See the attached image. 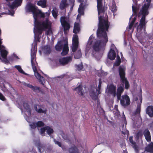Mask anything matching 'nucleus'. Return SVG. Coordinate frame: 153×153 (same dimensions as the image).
<instances>
[{
  "instance_id": "cd10ccee",
  "label": "nucleus",
  "mask_w": 153,
  "mask_h": 153,
  "mask_svg": "<svg viewBox=\"0 0 153 153\" xmlns=\"http://www.w3.org/2000/svg\"><path fill=\"white\" fill-rule=\"evenodd\" d=\"M90 95L92 100H96L98 98V95L94 91L90 92Z\"/></svg>"
},
{
  "instance_id": "bf43d9fd",
  "label": "nucleus",
  "mask_w": 153,
  "mask_h": 153,
  "mask_svg": "<svg viewBox=\"0 0 153 153\" xmlns=\"http://www.w3.org/2000/svg\"><path fill=\"white\" fill-rule=\"evenodd\" d=\"M120 64L119 62H116V63H114V65L116 66H118L120 65Z\"/></svg>"
},
{
  "instance_id": "20e7f679",
  "label": "nucleus",
  "mask_w": 153,
  "mask_h": 153,
  "mask_svg": "<svg viewBox=\"0 0 153 153\" xmlns=\"http://www.w3.org/2000/svg\"><path fill=\"white\" fill-rule=\"evenodd\" d=\"M120 103L123 107H126L130 104V101L129 96L127 94L122 95L120 97Z\"/></svg>"
},
{
  "instance_id": "338daca9",
  "label": "nucleus",
  "mask_w": 153,
  "mask_h": 153,
  "mask_svg": "<svg viewBox=\"0 0 153 153\" xmlns=\"http://www.w3.org/2000/svg\"><path fill=\"white\" fill-rule=\"evenodd\" d=\"M124 131H122V134H124V135H125L126 134V132H125V130H124Z\"/></svg>"
},
{
  "instance_id": "4be33fe9",
  "label": "nucleus",
  "mask_w": 153,
  "mask_h": 153,
  "mask_svg": "<svg viewBox=\"0 0 153 153\" xmlns=\"http://www.w3.org/2000/svg\"><path fill=\"white\" fill-rule=\"evenodd\" d=\"M67 5V0H62L59 6V7L61 10H63L65 9Z\"/></svg>"
},
{
  "instance_id": "f8f14e48",
  "label": "nucleus",
  "mask_w": 153,
  "mask_h": 153,
  "mask_svg": "<svg viewBox=\"0 0 153 153\" xmlns=\"http://www.w3.org/2000/svg\"><path fill=\"white\" fill-rule=\"evenodd\" d=\"M97 8L99 15L100 13H104L105 12L104 7H103L102 0H97Z\"/></svg>"
},
{
  "instance_id": "f704fd0d",
  "label": "nucleus",
  "mask_w": 153,
  "mask_h": 153,
  "mask_svg": "<svg viewBox=\"0 0 153 153\" xmlns=\"http://www.w3.org/2000/svg\"><path fill=\"white\" fill-rule=\"evenodd\" d=\"M141 111V107L140 105H137V108L134 113V115L139 114L140 115V112Z\"/></svg>"
},
{
  "instance_id": "0eeeda50",
  "label": "nucleus",
  "mask_w": 153,
  "mask_h": 153,
  "mask_svg": "<svg viewBox=\"0 0 153 153\" xmlns=\"http://www.w3.org/2000/svg\"><path fill=\"white\" fill-rule=\"evenodd\" d=\"M72 60V58L71 56H67L59 59V62L61 65L64 66L68 64Z\"/></svg>"
},
{
  "instance_id": "ea45409f",
  "label": "nucleus",
  "mask_w": 153,
  "mask_h": 153,
  "mask_svg": "<svg viewBox=\"0 0 153 153\" xmlns=\"http://www.w3.org/2000/svg\"><path fill=\"white\" fill-rule=\"evenodd\" d=\"M15 68H16L18 71L20 73L23 74L25 73L24 71L21 68V67L19 65H16L15 66Z\"/></svg>"
},
{
  "instance_id": "603ef678",
  "label": "nucleus",
  "mask_w": 153,
  "mask_h": 153,
  "mask_svg": "<svg viewBox=\"0 0 153 153\" xmlns=\"http://www.w3.org/2000/svg\"><path fill=\"white\" fill-rule=\"evenodd\" d=\"M102 84L101 79H99V84L97 88V89H101V87Z\"/></svg>"
},
{
  "instance_id": "a878e982",
  "label": "nucleus",
  "mask_w": 153,
  "mask_h": 153,
  "mask_svg": "<svg viewBox=\"0 0 153 153\" xmlns=\"http://www.w3.org/2000/svg\"><path fill=\"white\" fill-rule=\"evenodd\" d=\"M23 106L24 108L25 109L26 111L28 112V114L30 115L31 114V109L30 106L26 102H23Z\"/></svg>"
},
{
  "instance_id": "f3484780",
  "label": "nucleus",
  "mask_w": 153,
  "mask_h": 153,
  "mask_svg": "<svg viewBox=\"0 0 153 153\" xmlns=\"http://www.w3.org/2000/svg\"><path fill=\"white\" fill-rule=\"evenodd\" d=\"M36 146L37 147L39 152L40 153L43 152L46 147V145L45 144H42L40 142H39L36 144Z\"/></svg>"
},
{
  "instance_id": "de8ad7c7",
  "label": "nucleus",
  "mask_w": 153,
  "mask_h": 153,
  "mask_svg": "<svg viewBox=\"0 0 153 153\" xmlns=\"http://www.w3.org/2000/svg\"><path fill=\"white\" fill-rule=\"evenodd\" d=\"M150 4L147 3V5L144 4L142 7V9L147 10Z\"/></svg>"
},
{
  "instance_id": "4d7b16f0",
  "label": "nucleus",
  "mask_w": 153,
  "mask_h": 153,
  "mask_svg": "<svg viewBox=\"0 0 153 153\" xmlns=\"http://www.w3.org/2000/svg\"><path fill=\"white\" fill-rule=\"evenodd\" d=\"M38 105L37 104H35L34 105V109L37 112V110L38 109V108H37V106Z\"/></svg>"
},
{
  "instance_id": "0e129e2a",
  "label": "nucleus",
  "mask_w": 153,
  "mask_h": 153,
  "mask_svg": "<svg viewBox=\"0 0 153 153\" xmlns=\"http://www.w3.org/2000/svg\"><path fill=\"white\" fill-rule=\"evenodd\" d=\"M50 13V12L48 13V12H47L45 13V14L46 15V16H47L48 17L49 16Z\"/></svg>"
},
{
  "instance_id": "c756f323",
  "label": "nucleus",
  "mask_w": 153,
  "mask_h": 153,
  "mask_svg": "<svg viewBox=\"0 0 153 153\" xmlns=\"http://www.w3.org/2000/svg\"><path fill=\"white\" fill-rule=\"evenodd\" d=\"M1 56L4 59L7 58V56L8 54V52L5 50L2 49L0 51Z\"/></svg>"
},
{
  "instance_id": "e433bc0d",
  "label": "nucleus",
  "mask_w": 153,
  "mask_h": 153,
  "mask_svg": "<svg viewBox=\"0 0 153 153\" xmlns=\"http://www.w3.org/2000/svg\"><path fill=\"white\" fill-rule=\"evenodd\" d=\"M78 38L77 35H75L74 36L73 39V44H78Z\"/></svg>"
},
{
  "instance_id": "774afa93",
  "label": "nucleus",
  "mask_w": 153,
  "mask_h": 153,
  "mask_svg": "<svg viewBox=\"0 0 153 153\" xmlns=\"http://www.w3.org/2000/svg\"><path fill=\"white\" fill-rule=\"evenodd\" d=\"M146 1L148 2V3L150 4L151 2V0H146Z\"/></svg>"
},
{
  "instance_id": "680f3d73",
  "label": "nucleus",
  "mask_w": 153,
  "mask_h": 153,
  "mask_svg": "<svg viewBox=\"0 0 153 153\" xmlns=\"http://www.w3.org/2000/svg\"><path fill=\"white\" fill-rule=\"evenodd\" d=\"M117 58H118V59L117 61V62H119V63H120L121 59H120V56H117Z\"/></svg>"
},
{
  "instance_id": "f03ea898",
  "label": "nucleus",
  "mask_w": 153,
  "mask_h": 153,
  "mask_svg": "<svg viewBox=\"0 0 153 153\" xmlns=\"http://www.w3.org/2000/svg\"><path fill=\"white\" fill-rule=\"evenodd\" d=\"M33 17L34 19V23L35 25L39 29V32L41 31V29L39 27L40 25V22L38 20V18H43L45 16V13H42V11L38 8L37 10L33 13Z\"/></svg>"
},
{
  "instance_id": "6e6d98bb",
  "label": "nucleus",
  "mask_w": 153,
  "mask_h": 153,
  "mask_svg": "<svg viewBox=\"0 0 153 153\" xmlns=\"http://www.w3.org/2000/svg\"><path fill=\"white\" fill-rule=\"evenodd\" d=\"M62 149V150L64 151H66L67 149L65 146L64 145H62L61 147H60Z\"/></svg>"
},
{
  "instance_id": "8fccbe9b",
  "label": "nucleus",
  "mask_w": 153,
  "mask_h": 153,
  "mask_svg": "<svg viewBox=\"0 0 153 153\" xmlns=\"http://www.w3.org/2000/svg\"><path fill=\"white\" fill-rule=\"evenodd\" d=\"M54 142L55 144L58 145L59 147L62 146V145L61 142L56 140L55 139H54Z\"/></svg>"
},
{
  "instance_id": "37998d69",
  "label": "nucleus",
  "mask_w": 153,
  "mask_h": 153,
  "mask_svg": "<svg viewBox=\"0 0 153 153\" xmlns=\"http://www.w3.org/2000/svg\"><path fill=\"white\" fill-rule=\"evenodd\" d=\"M133 148L134 149L136 153H139V148L138 146L136 144L133 146H132Z\"/></svg>"
},
{
  "instance_id": "b1692460",
  "label": "nucleus",
  "mask_w": 153,
  "mask_h": 153,
  "mask_svg": "<svg viewBox=\"0 0 153 153\" xmlns=\"http://www.w3.org/2000/svg\"><path fill=\"white\" fill-rule=\"evenodd\" d=\"M68 45L67 43L65 44H64L62 51L61 53V55H66L68 52Z\"/></svg>"
},
{
  "instance_id": "5701e85b",
  "label": "nucleus",
  "mask_w": 153,
  "mask_h": 153,
  "mask_svg": "<svg viewBox=\"0 0 153 153\" xmlns=\"http://www.w3.org/2000/svg\"><path fill=\"white\" fill-rule=\"evenodd\" d=\"M37 3V4L44 8L46 7L47 0H39Z\"/></svg>"
},
{
  "instance_id": "ddd939ff",
  "label": "nucleus",
  "mask_w": 153,
  "mask_h": 153,
  "mask_svg": "<svg viewBox=\"0 0 153 153\" xmlns=\"http://www.w3.org/2000/svg\"><path fill=\"white\" fill-rule=\"evenodd\" d=\"M23 85L31 88L33 91L36 92L38 91L39 92L41 91V88L37 86H33L30 84H27L26 82L23 83Z\"/></svg>"
},
{
  "instance_id": "4468645a",
  "label": "nucleus",
  "mask_w": 153,
  "mask_h": 153,
  "mask_svg": "<svg viewBox=\"0 0 153 153\" xmlns=\"http://www.w3.org/2000/svg\"><path fill=\"white\" fill-rule=\"evenodd\" d=\"M143 134L147 141L150 142L151 141V136L150 133L148 129L146 128L145 129L143 132Z\"/></svg>"
},
{
  "instance_id": "a211bd4d",
  "label": "nucleus",
  "mask_w": 153,
  "mask_h": 153,
  "mask_svg": "<svg viewBox=\"0 0 153 153\" xmlns=\"http://www.w3.org/2000/svg\"><path fill=\"white\" fill-rule=\"evenodd\" d=\"M116 56V53L115 51L111 49L108 53V58L111 60H113L115 59Z\"/></svg>"
},
{
  "instance_id": "a19ab883",
  "label": "nucleus",
  "mask_w": 153,
  "mask_h": 153,
  "mask_svg": "<svg viewBox=\"0 0 153 153\" xmlns=\"http://www.w3.org/2000/svg\"><path fill=\"white\" fill-rule=\"evenodd\" d=\"M30 126L33 129H35L37 127L36 123L35 122H32L30 124Z\"/></svg>"
},
{
  "instance_id": "2f4dec72",
  "label": "nucleus",
  "mask_w": 153,
  "mask_h": 153,
  "mask_svg": "<svg viewBox=\"0 0 153 153\" xmlns=\"http://www.w3.org/2000/svg\"><path fill=\"white\" fill-rule=\"evenodd\" d=\"M31 62L32 66V68H33V70L34 73H36V72L37 71V68H36V66L35 65V63H34V62H33V61L34 58H33L32 56V55H31Z\"/></svg>"
},
{
  "instance_id": "a18cd8bd",
  "label": "nucleus",
  "mask_w": 153,
  "mask_h": 153,
  "mask_svg": "<svg viewBox=\"0 0 153 153\" xmlns=\"http://www.w3.org/2000/svg\"><path fill=\"white\" fill-rule=\"evenodd\" d=\"M132 9L133 13L135 15H137V8L136 7L133 5L132 6Z\"/></svg>"
},
{
  "instance_id": "4c0bfd02",
  "label": "nucleus",
  "mask_w": 153,
  "mask_h": 153,
  "mask_svg": "<svg viewBox=\"0 0 153 153\" xmlns=\"http://www.w3.org/2000/svg\"><path fill=\"white\" fill-rule=\"evenodd\" d=\"M75 67L76 70L79 71L83 68V66L82 64L76 65Z\"/></svg>"
},
{
  "instance_id": "7c9ffc66",
  "label": "nucleus",
  "mask_w": 153,
  "mask_h": 153,
  "mask_svg": "<svg viewBox=\"0 0 153 153\" xmlns=\"http://www.w3.org/2000/svg\"><path fill=\"white\" fill-rule=\"evenodd\" d=\"M82 88L81 85H79L77 87L75 88L74 90L77 91V93L80 95L82 96L83 95L82 92Z\"/></svg>"
},
{
  "instance_id": "052dcab7",
  "label": "nucleus",
  "mask_w": 153,
  "mask_h": 153,
  "mask_svg": "<svg viewBox=\"0 0 153 153\" xmlns=\"http://www.w3.org/2000/svg\"><path fill=\"white\" fill-rule=\"evenodd\" d=\"M133 25L134 24L131 23L129 25V29L130 30L131 29Z\"/></svg>"
},
{
  "instance_id": "c85d7f7f",
  "label": "nucleus",
  "mask_w": 153,
  "mask_h": 153,
  "mask_svg": "<svg viewBox=\"0 0 153 153\" xmlns=\"http://www.w3.org/2000/svg\"><path fill=\"white\" fill-rule=\"evenodd\" d=\"M120 81L122 83L124 84L125 88L126 89H128L130 87V84L127 79L126 78Z\"/></svg>"
},
{
  "instance_id": "09e8293b",
  "label": "nucleus",
  "mask_w": 153,
  "mask_h": 153,
  "mask_svg": "<svg viewBox=\"0 0 153 153\" xmlns=\"http://www.w3.org/2000/svg\"><path fill=\"white\" fill-rule=\"evenodd\" d=\"M47 111L46 110H43L42 109L40 108L38 109L37 112L39 113H43L46 114Z\"/></svg>"
},
{
  "instance_id": "3c124183",
  "label": "nucleus",
  "mask_w": 153,
  "mask_h": 153,
  "mask_svg": "<svg viewBox=\"0 0 153 153\" xmlns=\"http://www.w3.org/2000/svg\"><path fill=\"white\" fill-rule=\"evenodd\" d=\"M0 100H1L4 101L6 100V99L4 95L0 92Z\"/></svg>"
},
{
  "instance_id": "72a5a7b5",
  "label": "nucleus",
  "mask_w": 153,
  "mask_h": 153,
  "mask_svg": "<svg viewBox=\"0 0 153 153\" xmlns=\"http://www.w3.org/2000/svg\"><path fill=\"white\" fill-rule=\"evenodd\" d=\"M82 56V53L80 50L78 51L76 53H75L74 58L76 59H79Z\"/></svg>"
},
{
  "instance_id": "58836bf2",
  "label": "nucleus",
  "mask_w": 153,
  "mask_h": 153,
  "mask_svg": "<svg viewBox=\"0 0 153 153\" xmlns=\"http://www.w3.org/2000/svg\"><path fill=\"white\" fill-rule=\"evenodd\" d=\"M78 44H73L72 48V51L73 52H75L78 48Z\"/></svg>"
},
{
  "instance_id": "1a4fd4ad",
  "label": "nucleus",
  "mask_w": 153,
  "mask_h": 153,
  "mask_svg": "<svg viewBox=\"0 0 153 153\" xmlns=\"http://www.w3.org/2000/svg\"><path fill=\"white\" fill-rule=\"evenodd\" d=\"M118 72L120 80L126 78V77L125 69L123 66H120L118 68Z\"/></svg>"
},
{
  "instance_id": "393cba45",
  "label": "nucleus",
  "mask_w": 153,
  "mask_h": 153,
  "mask_svg": "<svg viewBox=\"0 0 153 153\" xmlns=\"http://www.w3.org/2000/svg\"><path fill=\"white\" fill-rule=\"evenodd\" d=\"M80 30L79 24L78 22H75L74 25L73 32L75 33H77Z\"/></svg>"
},
{
  "instance_id": "79ce46f5",
  "label": "nucleus",
  "mask_w": 153,
  "mask_h": 153,
  "mask_svg": "<svg viewBox=\"0 0 153 153\" xmlns=\"http://www.w3.org/2000/svg\"><path fill=\"white\" fill-rule=\"evenodd\" d=\"M36 123L37 127H43L45 125L44 123L42 121H38Z\"/></svg>"
},
{
  "instance_id": "e2e57ef3",
  "label": "nucleus",
  "mask_w": 153,
  "mask_h": 153,
  "mask_svg": "<svg viewBox=\"0 0 153 153\" xmlns=\"http://www.w3.org/2000/svg\"><path fill=\"white\" fill-rule=\"evenodd\" d=\"M45 22H47L48 23H51L49 21L48 18H46L45 19Z\"/></svg>"
},
{
  "instance_id": "dca6fc26",
  "label": "nucleus",
  "mask_w": 153,
  "mask_h": 153,
  "mask_svg": "<svg viewBox=\"0 0 153 153\" xmlns=\"http://www.w3.org/2000/svg\"><path fill=\"white\" fill-rule=\"evenodd\" d=\"M146 114L150 117H153V106H148L146 108Z\"/></svg>"
},
{
  "instance_id": "39448f33",
  "label": "nucleus",
  "mask_w": 153,
  "mask_h": 153,
  "mask_svg": "<svg viewBox=\"0 0 153 153\" xmlns=\"http://www.w3.org/2000/svg\"><path fill=\"white\" fill-rule=\"evenodd\" d=\"M35 26L36 28V32L39 34H41L42 33L44 29H47L51 27V23L45 22L44 21L42 23L40 22V25L39 27L41 29L42 31L41 32H39V29L37 27L36 25H35Z\"/></svg>"
},
{
  "instance_id": "c9c22d12",
  "label": "nucleus",
  "mask_w": 153,
  "mask_h": 153,
  "mask_svg": "<svg viewBox=\"0 0 153 153\" xmlns=\"http://www.w3.org/2000/svg\"><path fill=\"white\" fill-rule=\"evenodd\" d=\"M46 127V130H47L46 132L49 135H50L53 133V129L48 126Z\"/></svg>"
},
{
  "instance_id": "412c9836",
  "label": "nucleus",
  "mask_w": 153,
  "mask_h": 153,
  "mask_svg": "<svg viewBox=\"0 0 153 153\" xmlns=\"http://www.w3.org/2000/svg\"><path fill=\"white\" fill-rule=\"evenodd\" d=\"M69 153H79L78 148L75 145L71 146L68 149Z\"/></svg>"
},
{
  "instance_id": "9b49d317",
  "label": "nucleus",
  "mask_w": 153,
  "mask_h": 153,
  "mask_svg": "<svg viewBox=\"0 0 153 153\" xmlns=\"http://www.w3.org/2000/svg\"><path fill=\"white\" fill-rule=\"evenodd\" d=\"M23 0H15L12 4H10L9 3L8 6L11 9H13L15 7H17L21 6Z\"/></svg>"
},
{
  "instance_id": "2eb2a0df",
  "label": "nucleus",
  "mask_w": 153,
  "mask_h": 153,
  "mask_svg": "<svg viewBox=\"0 0 153 153\" xmlns=\"http://www.w3.org/2000/svg\"><path fill=\"white\" fill-rule=\"evenodd\" d=\"M146 17L145 15H142L140 21L139 26L140 29H142L143 27L144 29L146 27Z\"/></svg>"
},
{
  "instance_id": "c03bdc74",
  "label": "nucleus",
  "mask_w": 153,
  "mask_h": 153,
  "mask_svg": "<svg viewBox=\"0 0 153 153\" xmlns=\"http://www.w3.org/2000/svg\"><path fill=\"white\" fill-rule=\"evenodd\" d=\"M62 48V47L61 45H56L55 47L56 50L59 51H60L61 50Z\"/></svg>"
},
{
  "instance_id": "9d476101",
  "label": "nucleus",
  "mask_w": 153,
  "mask_h": 153,
  "mask_svg": "<svg viewBox=\"0 0 153 153\" xmlns=\"http://www.w3.org/2000/svg\"><path fill=\"white\" fill-rule=\"evenodd\" d=\"M124 90V85L122 84V86H120L118 87L116 93V95L117 98V100L119 101L120 99V97L122 94Z\"/></svg>"
},
{
  "instance_id": "6ab92c4d",
  "label": "nucleus",
  "mask_w": 153,
  "mask_h": 153,
  "mask_svg": "<svg viewBox=\"0 0 153 153\" xmlns=\"http://www.w3.org/2000/svg\"><path fill=\"white\" fill-rule=\"evenodd\" d=\"M146 152L150 153H153V142H151L149 143L145 148Z\"/></svg>"
},
{
  "instance_id": "473e14b6",
  "label": "nucleus",
  "mask_w": 153,
  "mask_h": 153,
  "mask_svg": "<svg viewBox=\"0 0 153 153\" xmlns=\"http://www.w3.org/2000/svg\"><path fill=\"white\" fill-rule=\"evenodd\" d=\"M51 13L53 17L55 19H56L58 13V11L57 9L56 8H54L52 10Z\"/></svg>"
},
{
  "instance_id": "49530a36",
  "label": "nucleus",
  "mask_w": 153,
  "mask_h": 153,
  "mask_svg": "<svg viewBox=\"0 0 153 153\" xmlns=\"http://www.w3.org/2000/svg\"><path fill=\"white\" fill-rule=\"evenodd\" d=\"M129 140L130 142L132 144V146H133L136 144V143L133 140V137H129Z\"/></svg>"
},
{
  "instance_id": "13d9d810",
  "label": "nucleus",
  "mask_w": 153,
  "mask_h": 153,
  "mask_svg": "<svg viewBox=\"0 0 153 153\" xmlns=\"http://www.w3.org/2000/svg\"><path fill=\"white\" fill-rule=\"evenodd\" d=\"M63 139L69 141V139L66 136H63Z\"/></svg>"
},
{
  "instance_id": "bb28decb",
  "label": "nucleus",
  "mask_w": 153,
  "mask_h": 153,
  "mask_svg": "<svg viewBox=\"0 0 153 153\" xmlns=\"http://www.w3.org/2000/svg\"><path fill=\"white\" fill-rule=\"evenodd\" d=\"M43 50L44 51L45 53L47 55L50 54L51 51V47L49 45L45 46L43 47Z\"/></svg>"
},
{
  "instance_id": "69168bd1",
  "label": "nucleus",
  "mask_w": 153,
  "mask_h": 153,
  "mask_svg": "<svg viewBox=\"0 0 153 153\" xmlns=\"http://www.w3.org/2000/svg\"><path fill=\"white\" fill-rule=\"evenodd\" d=\"M100 89H97V92H98V94H97L98 95L99 94H101V92L100 91Z\"/></svg>"
},
{
  "instance_id": "f257e3e1",
  "label": "nucleus",
  "mask_w": 153,
  "mask_h": 153,
  "mask_svg": "<svg viewBox=\"0 0 153 153\" xmlns=\"http://www.w3.org/2000/svg\"><path fill=\"white\" fill-rule=\"evenodd\" d=\"M110 23L108 19H105L101 16L99 17L98 28L97 32V36L100 40L96 41L93 46L95 51H99L105 47L108 41L106 32L108 31Z\"/></svg>"
},
{
  "instance_id": "423d86ee",
  "label": "nucleus",
  "mask_w": 153,
  "mask_h": 153,
  "mask_svg": "<svg viewBox=\"0 0 153 153\" xmlns=\"http://www.w3.org/2000/svg\"><path fill=\"white\" fill-rule=\"evenodd\" d=\"M38 7L35 5L30 2L28 3L26 5L25 9L26 12L28 13H32L33 14L37 10Z\"/></svg>"
},
{
  "instance_id": "864d4df0",
  "label": "nucleus",
  "mask_w": 153,
  "mask_h": 153,
  "mask_svg": "<svg viewBox=\"0 0 153 153\" xmlns=\"http://www.w3.org/2000/svg\"><path fill=\"white\" fill-rule=\"evenodd\" d=\"M147 10H144L142 9V14L143 15H145V16L146 17V15H147Z\"/></svg>"
},
{
  "instance_id": "5fc2aeb1",
  "label": "nucleus",
  "mask_w": 153,
  "mask_h": 153,
  "mask_svg": "<svg viewBox=\"0 0 153 153\" xmlns=\"http://www.w3.org/2000/svg\"><path fill=\"white\" fill-rule=\"evenodd\" d=\"M46 130V127H45L43 128H41L40 129V131L42 134H43L45 131Z\"/></svg>"
},
{
  "instance_id": "7ed1b4c3",
  "label": "nucleus",
  "mask_w": 153,
  "mask_h": 153,
  "mask_svg": "<svg viewBox=\"0 0 153 153\" xmlns=\"http://www.w3.org/2000/svg\"><path fill=\"white\" fill-rule=\"evenodd\" d=\"M60 22L62 27L63 28L64 32L66 34V31L68 30L70 28V21L69 18L65 16L60 17Z\"/></svg>"
},
{
  "instance_id": "6e6552de",
  "label": "nucleus",
  "mask_w": 153,
  "mask_h": 153,
  "mask_svg": "<svg viewBox=\"0 0 153 153\" xmlns=\"http://www.w3.org/2000/svg\"><path fill=\"white\" fill-rule=\"evenodd\" d=\"M116 86L113 84H110L108 87V92L113 98H114L116 97Z\"/></svg>"
},
{
  "instance_id": "aec40b11",
  "label": "nucleus",
  "mask_w": 153,
  "mask_h": 153,
  "mask_svg": "<svg viewBox=\"0 0 153 153\" xmlns=\"http://www.w3.org/2000/svg\"><path fill=\"white\" fill-rule=\"evenodd\" d=\"M34 73V75L36 78L39 80V82L42 85H44L43 81L44 79V77L41 76L40 74H39L38 71Z\"/></svg>"
}]
</instances>
